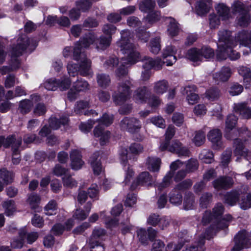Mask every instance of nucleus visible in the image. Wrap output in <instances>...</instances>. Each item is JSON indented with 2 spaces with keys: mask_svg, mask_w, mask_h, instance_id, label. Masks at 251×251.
<instances>
[{
  "mask_svg": "<svg viewBox=\"0 0 251 251\" xmlns=\"http://www.w3.org/2000/svg\"><path fill=\"white\" fill-rule=\"evenodd\" d=\"M219 40L216 56L218 59H226L228 56L227 49L235 47L238 42L240 45L249 47L251 49V30H242L239 32L233 40L231 36V32L226 30H222L218 33Z\"/></svg>",
  "mask_w": 251,
  "mask_h": 251,
  "instance_id": "nucleus-1",
  "label": "nucleus"
},
{
  "mask_svg": "<svg viewBox=\"0 0 251 251\" xmlns=\"http://www.w3.org/2000/svg\"><path fill=\"white\" fill-rule=\"evenodd\" d=\"M121 38L117 41L116 45L124 54L122 58V65L118 68L116 74L117 76L122 77L127 74L126 65L134 64L139 58V53L136 50L135 46L133 44L132 35L128 30L122 31Z\"/></svg>",
  "mask_w": 251,
  "mask_h": 251,
  "instance_id": "nucleus-2",
  "label": "nucleus"
},
{
  "mask_svg": "<svg viewBox=\"0 0 251 251\" xmlns=\"http://www.w3.org/2000/svg\"><path fill=\"white\" fill-rule=\"evenodd\" d=\"M96 39L95 34L89 33L86 34L79 42L75 44L74 49L73 57L77 61H80L79 73L81 75L87 76L92 74L91 61L87 58L86 54L82 51L83 48L89 47Z\"/></svg>",
  "mask_w": 251,
  "mask_h": 251,
  "instance_id": "nucleus-3",
  "label": "nucleus"
},
{
  "mask_svg": "<svg viewBox=\"0 0 251 251\" xmlns=\"http://www.w3.org/2000/svg\"><path fill=\"white\" fill-rule=\"evenodd\" d=\"M237 120V117L234 115H229L227 117L226 123V129L229 130V133L227 132L226 136L227 138L234 140V147H235V155L236 156H243L247 160H250L251 159L249 155L250 153L244 147L242 141L239 138L234 139V137L231 135L235 132L237 133L238 131H234L233 132H230V130L235 126Z\"/></svg>",
  "mask_w": 251,
  "mask_h": 251,
  "instance_id": "nucleus-4",
  "label": "nucleus"
},
{
  "mask_svg": "<svg viewBox=\"0 0 251 251\" xmlns=\"http://www.w3.org/2000/svg\"><path fill=\"white\" fill-rule=\"evenodd\" d=\"M29 46L30 39L25 35H23L18 39L16 46L13 47L11 50L12 58H13L14 62L11 65V67L3 66L0 68V73L1 75H5L6 73L19 67V61L15 57L21 55L23 52Z\"/></svg>",
  "mask_w": 251,
  "mask_h": 251,
  "instance_id": "nucleus-5",
  "label": "nucleus"
},
{
  "mask_svg": "<svg viewBox=\"0 0 251 251\" xmlns=\"http://www.w3.org/2000/svg\"><path fill=\"white\" fill-rule=\"evenodd\" d=\"M132 86V83L129 80H126L119 84L117 91L112 96L115 104L121 105L130 98L131 94L130 89Z\"/></svg>",
  "mask_w": 251,
  "mask_h": 251,
  "instance_id": "nucleus-6",
  "label": "nucleus"
},
{
  "mask_svg": "<svg viewBox=\"0 0 251 251\" xmlns=\"http://www.w3.org/2000/svg\"><path fill=\"white\" fill-rule=\"evenodd\" d=\"M142 61L144 62L143 67L145 69L141 75V79L143 81H147L149 79L151 75L150 72L151 69L159 70L162 68L165 63V62L162 61L159 57L153 59L151 58L145 56L142 59Z\"/></svg>",
  "mask_w": 251,
  "mask_h": 251,
  "instance_id": "nucleus-7",
  "label": "nucleus"
},
{
  "mask_svg": "<svg viewBox=\"0 0 251 251\" xmlns=\"http://www.w3.org/2000/svg\"><path fill=\"white\" fill-rule=\"evenodd\" d=\"M105 230L101 228H95L89 240V246L91 251H104V248L101 244V240L105 235Z\"/></svg>",
  "mask_w": 251,
  "mask_h": 251,
  "instance_id": "nucleus-8",
  "label": "nucleus"
},
{
  "mask_svg": "<svg viewBox=\"0 0 251 251\" xmlns=\"http://www.w3.org/2000/svg\"><path fill=\"white\" fill-rule=\"evenodd\" d=\"M233 10L239 13L238 24L241 26H247L250 23V16L248 14L249 8L240 1L236 2L233 5Z\"/></svg>",
  "mask_w": 251,
  "mask_h": 251,
  "instance_id": "nucleus-9",
  "label": "nucleus"
},
{
  "mask_svg": "<svg viewBox=\"0 0 251 251\" xmlns=\"http://www.w3.org/2000/svg\"><path fill=\"white\" fill-rule=\"evenodd\" d=\"M120 127L122 130L129 132L134 133L138 131L141 128V122L135 118L125 117L120 123Z\"/></svg>",
  "mask_w": 251,
  "mask_h": 251,
  "instance_id": "nucleus-10",
  "label": "nucleus"
},
{
  "mask_svg": "<svg viewBox=\"0 0 251 251\" xmlns=\"http://www.w3.org/2000/svg\"><path fill=\"white\" fill-rule=\"evenodd\" d=\"M235 245L231 251H240L244 248H248L251 244V237L248 239L245 230L239 232L234 238Z\"/></svg>",
  "mask_w": 251,
  "mask_h": 251,
  "instance_id": "nucleus-11",
  "label": "nucleus"
},
{
  "mask_svg": "<svg viewBox=\"0 0 251 251\" xmlns=\"http://www.w3.org/2000/svg\"><path fill=\"white\" fill-rule=\"evenodd\" d=\"M73 88L75 90V92L73 93L71 89L68 94V99L70 100H74L76 99L77 93L79 92H85L89 90L90 85L87 81L83 79H77L74 83Z\"/></svg>",
  "mask_w": 251,
  "mask_h": 251,
  "instance_id": "nucleus-12",
  "label": "nucleus"
},
{
  "mask_svg": "<svg viewBox=\"0 0 251 251\" xmlns=\"http://www.w3.org/2000/svg\"><path fill=\"white\" fill-rule=\"evenodd\" d=\"M224 207L221 203H218L213 208L212 214L209 211H206L203 216L202 222L204 225L208 223L211 220L220 219L223 214Z\"/></svg>",
  "mask_w": 251,
  "mask_h": 251,
  "instance_id": "nucleus-13",
  "label": "nucleus"
},
{
  "mask_svg": "<svg viewBox=\"0 0 251 251\" xmlns=\"http://www.w3.org/2000/svg\"><path fill=\"white\" fill-rule=\"evenodd\" d=\"M153 183V179L150 174L147 172H144L139 174L136 180L131 186L132 190L135 189L138 185L149 186Z\"/></svg>",
  "mask_w": 251,
  "mask_h": 251,
  "instance_id": "nucleus-14",
  "label": "nucleus"
},
{
  "mask_svg": "<svg viewBox=\"0 0 251 251\" xmlns=\"http://www.w3.org/2000/svg\"><path fill=\"white\" fill-rule=\"evenodd\" d=\"M231 216L230 215H227L226 218L220 219H215V222H216V226H213L210 227L209 229L207 231V233L204 235V238L209 239L211 238L213 233L218 229H223L226 228L228 226V222L230 221L231 219Z\"/></svg>",
  "mask_w": 251,
  "mask_h": 251,
  "instance_id": "nucleus-15",
  "label": "nucleus"
},
{
  "mask_svg": "<svg viewBox=\"0 0 251 251\" xmlns=\"http://www.w3.org/2000/svg\"><path fill=\"white\" fill-rule=\"evenodd\" d=\"M177 50L175 47L170 45L167 46L163 50L162 57L164 59H166V63L168 66L173 65L176 61V54Z\"/></svg>",
  "mask_w": 251,
  "mask_h": 251,
  "instance_id": "nucleus-16",
  "label": "nucleus"
},
{
  "mask_svg": "<svg viewBox=\"0 0 251 251\" xmlns=\"http://www.w3.org/2000/svg\"><path fill=\"white\" fill-rule=\"evenodd\" d=\"M150 95V91L147 87H141L134 92L133 99L137 103H144L146 102Z\"/></svg>",
  "mask_w": 251,
  "mask_h": 251,
  "instance_id": "nucleus-17",
  "label": "nucleus"
},
{
  "mask_svg": "<svg viewBox=\"0 0 251 251\" xmlns=\"http://www.w3.org/2000/svg\"><path fill=\"white\" fill-rule=\"evenodd\" d=\"M94 136L98 138L101 145L106 144L110 137V132L108 130H104L99 126H96L93 131Z\"/></svg>",
  "mask_w": 251,
  "mask_h": 251,
  "instance_id": "nucleus-18",
  "label": "nucleus"
},
{
  "mask_svg": "<svg viewBox=\"0 0 251 251\" xmlns=\"http://www.w3.org/2000/svg\"><path fill=\"white\" fill-rule=\"evenodd\" d=\"M81 155L80 152L74 150L72 151L70 154L71 160V167L74 170H77L80 169L84 164V162L81 159Z\"/></svg>",
  "mask_w": 251,
  "mask_h": 251,
  "instance_id": "nucleus-19",
  "label": "nucleus"
},
{
  "mask_svg": "<svg viewBox=\"0 0 251 251\" xmlns=\"http://www.w3.org/2000/svg\"><path fill=\"white\" fill-rule=\"evenodd\" d=\"M196 87L195 85H188L184 88L186 94V100L189 104H194L199 99V96L195 93Z\"/></svg>",
  "mask_w": 251,
  "mask_h": 251,
  "instance_id": "nucleus-20",
  "label": "nucleus"
},
{
  "mask_svg": "<svg viewBox=\"0 0 251 251\" xmlns=\"http://www.w3.org/2000/svg\"><path fill=\"white\" fill-rule=\"evenodd\" d=\"M234 110L236 113L240 114L243 118H251V110L247 106L245 102L235 104Z\"/></svg>",
  "mask_w": 251,
  "mask_h": 251,
  "instance_id": "nucleus-21",
  "label": "nucleus"
},
{
  "mask_svg": "<svg viewBox=\"0 0 251 251\" xmlns=\"http://www.w3.org/2000/svg\"><path fill=\"white\" fill-rule=\"evenodd\" d=\"M232 184L233 180L229 177H221L213 182L214 187L217 190L228 188Z\"/></svg>",
  "mask_w": 251,
  "mask_h": 251,
  "instance_id": "nucleus-22",
  "label": "nucleus"
},
{
  "mask_svg": "<svg viewBox=\"0 0 251 251\" xmlns=\"http://www.w3.org/2000/svg\"><path fill=\"white\" fill-rule=\"evenodd\" d=\"M74 225V221L72 219L68 220L65 223V227L60 224H55L51 228V232L55 235H61L65 230H70Z\"/></svg>",
  "mask_w": 251,
  "mask_h": 251,
  "instance_id": "nucleus-23",
  "label": "nucleus"
},
{
  "mask_svg": "<svg viewBox=\"0 0 251 251\" xmlns=\"http://www.w3.org/2000/svg\"><path fill=\"white\" fill-rule=\"evenodd\" d=\"M211 6V0H199L196 6L197 12L200 15H203L209 11Z\"/></svg>",
  "mask_w": 251,
  "mask_h": 251,
  "instance_id": "nucleus-24",
  "label": "nucleus"
},
{
  "mask_svg": "<svg viewBox=\"0 0 251 251\" xmlns=\"http://www.w3.org/2000/svg\"><path fill=\"white\" fill-rule=\"evenodd\" d=\"M92 205L90 202H88L85 207V210L81 209H76L73 215L74 218L78 221L85 220L90 213Z\"/></svg>",
  "mask_w": 251,
  "mask_h": 251,
  "instance_id": "nucleus-25",
  "label": "nucleus"
},
{
  "mask_svg": "<svg viewBox=\"0 0 251 251\" xmlns=\"http://www.w3.org/2000/svg\"><path fill=\"white\" fill-rule=\"evenodd\" d=\"M231 70L228 67H224L219 73L214 75L213 78L217 81H227L231 75Z\"/></svg>",
  "mask_w": 251,
  "mask_h": 251,
  "instance_id": "nucleus-26",
  "label": "nucleus"
},
{
  "mask_svg": "<svg viewBox=\"0 0 251 251\" xmlns=\"http://www.w3.org/2000/svg\"><path fill=\"white\" fill-rule=\"evenodd\" d=\"M166 21L169 24L167 30L169 34L172 37L176 36L179 31L178 24L171 17L166 18Z\"/></svg>",
  "mask_w": 251,
  "mask_h": 251,
  "instance_id": "nucleus-27",
  "label": "nucleus"
},
{
  "mask_svg": "<svg viewBox=\"0 0 251 251\" xmlns=\"http://www.w3.org/2000/svg\"><path fill=\"white\" fill-rule=\"evenodd\" d=\"M216 10L222 20H226L231 17L229 8L224 4H219L216 6Z\"/></svg>",
  "mask_w": 251,
  "mask_h": 251,
  "instance_id": "nucleus-28",
  "label": "nucleus"
},
{
  "mask_svg": "<svg viewBox=\"0 0 251 251\" xmlns=\"http://www.w3.org/2000/svg\"><path fill=\"white\" fill-rule=\"evenodd\" d=\"M186 57L194 62L201 61L202 55L201 49L192 48L189 50L186 54Z\"/></svg>",
  "mask_w": 251,
  "mask_h": 251,
  "instance_id": "nucleus-29",
  "label": "nucleus"
},
{
  "mask_svg": "<svg viewBox=\"0 0 251 251\" xmlns=\"http://www.w3.org/2000/svg\"><path fill=\"white\" fill-rule=\"evenodd\" d=\"M22 138H18L15 140L13 144H12V150L13 151L12 162L14 164H18L20 163V159L19 156V149L22 144Z\"/></svg>",
  "mask_w": 251,
  "mask_h": 251,
  "instance_id": "nucleus-30",
  "label": "nucleus"
},
{
  "mask_svg": "<svg viewBox=\"0 0 251 251\" xmlns=\"http://www.w3.org/2000/svg\"><path fill=\"white\" fill-rule=\"evenodd\" d=\"M160 163L161 160L157 157H149L146 161L148 169L152 172L159 171Z\"/></svg>",
  "mask_w": 251,
  "mask_h": 251,
  "instance_id": "nucleus-31",
  "label": "nucleus"
},
{
  "mask_svg": "<svg viewBox=\"0 0 251 251\" xmlns=\"http://www.w3.org/2000/svg\"><path fill=\"white\" fill-rule=\"evenodd\" d=\"M99 156V153L96 152L91 157V164L93 168L95 175H99L102 171V168L101 163L99 161L97 160V157Z\"/></svg>",
  "mask_w": 251,
  "mask_h": 251,
  "instance_id": "nucleus-32",
  "label": "nucleus"
},
{
  "mask_svg": "<svg viewBox=\"0 0 251 251\" xmlns=\"http://www.w3.org/2000/svg\"><path fill=\"white\" fill-rule=\"evenodd\" d=\"M68 118L67 117H63L58 120L56 118H51L49 120L50 126L53 129H57L61 126L65 125L68 123Z\"/></svg>",
  "mask_w": 251,
  "mask_h": 251,
  "instance_id": "nucleus-33",
  "label": "nucleus"
},
{
  "mask_svg": "<svg viewBox=\"0 0 251 251\" xmlns=\"http://www.w3.org/2000/svg\"><path fill=\"white\" fill-rule=\"evenodd\" d=\"M168 87L169 85L167 81L165 80H162L154 83L153 90L157 94H163L166 92Z\"/></svg>",
  "mask_w": 251,
  "mask_h": 251,
  "instance_id": "nucleus-34",
  "label": "nucleus"
},
{
  "mask_svg": "<svg viewBox=\"0 0 251 251\" xmlns=\"http://www.w3.org/2000/svg\"><path fill=\"white\" fill-rule=\"evenodd\" d=\"M111 40L112 37L110 36L105 37L104 36H101L96 42V48L100 50L106 49L110 46Z\"/></svg>",
  "mask_w": 251,
  "mask_h": 251,
  "instance_id": "nucleus-35",
  "label": "nucleus"
},
{
  "mask_svg": "<svg viewBox=\"0 0 251 251\" xmlns=\"http://www.w3.org/2000/svg\"><path fill=\"white\" fill-rule=\"evenodd\" d=\"M25 236V230H21L19 232V236L17 238H15L11 243V247L14 249H20L23 247L24 241Z\"/></svg>",
  "mask_w": 251,
  "mask_h": 251,
  "instance_id": "nucleus-36",
  "label": "nucleus"
},
{
  "mask_svg": "<svg viewBox=\"0 0 251 251\" xmlns=\"http://www.w3.org/2000/svg\"><path fill=\"white\" fill-rule=\"evenodd\" d=\"M208 138L213 144H217L218 146L221 143L222 134L218 129L211 130L208 135Z\"/></svg>",
  "mask_w": 251,
  "mask_h": 251,
  "instance_id": "nucleus-37",
  "label": "nucleus"
},
{
  "mask_svg": "<svg viewBox=\"0 0 251 251\" xmlns=\"http://www.w3.org/2000/svg\"><path fill=\"white\" fill-rule=\"evenodd\" d=\"M33 106V102L29 100L25 99L21 100L19 103V110L23 114L28 113Z\"/></svg>",
  "mask_w": 251,
  "mask_h": 251,
  "instance_id": "nucleus-38",
  "label": "nucleus"
},
{
  "mask_svg": "<svg viewBox=\"0 0 251 251\" xmlns=\"http://www.w3.org/2000/svg\"><path fill=\"white\" fill-rule=\"evenodd\" d=\"M0 177L6 184H8L13 182L14 175L12 172L8 171L5 168H2L0 170Z\"/></svg>",
  "mask_w": 251,
  "mask_h": 251,
  "instance_id": "nucleus-39",
  "label": "nucleus"
},
{
  "mask_svg": "<svg viewBox=\"0 0 251 251\" xmlns=\"http://www.w3.org/2000/svg\"><path fill=\"white\" fill-rule=\"evenodd\" d=\"M2 206L5 209V213L7 216L12 215L16 211L15 203L12 200L4 201L2 203Z\"/></svg>",
  "mask_w": 251,
  "mask_h": 251,
  "instance_id": "nucleus-40",
  "label": "nucleus"
},
{
  "mask_svg": "<svg viewBox=\"0 0 251 251\" xmlns=\"http://www.w3.org/2000/svg\"><path fill=\"white\" fill-rule=\"evenodd\" d=\"M97 81L99 85L101 87H106L110 83V79L109 75L102 73L97 74Z\"/></svg>",
  "mask_w": 251,
  "mask_h": 251,
  "instance_id": "nucleus-41",
  "label": "nucleus"
},
{
  "mask_svg": "<svg viewBox=\"0 0 251 251\" xmlns=\"http://www.w3.org/2000/svg\"><path fill=\"white\" fill-rule=\"evenodd\" d=\"M41 199L39 195L35 194H30L28 198L27 202L31 208L36 209L38 208Z\"/></svg>",
  "mask_w": 251,
  "mask_h": 251,
  "instance_id": "nucleus-42",
  "label": "nucleus"
},
{
  "mask_svg": "<svg viewBox=\"0 0 251 251\" xmlns=\"http://www.w3.org/2000/svg\"><path fill=\"white\" fill-rule=\"evenodd\" d=\"M204 236L201 238L198 243H195L193 245L186 247L182 251H204Z\"/></svg>",
  "mask_w": 251,
  "mask_h": 251,
  "instance_id": "nucleus-43",
  "label": "nucleus"
},
{
  "mask_svg": "<svg viewBox=\"0 0 251 251\" xmlns=\"http://www.w3.org/2000/svg\"><path fill=\"white\" fill-rule=\"evenodd\" d=\"M199 158L205 163H210L213 160V154L209 150H203L199 155Z\"/></svg>",
  "mask_w": 251,
  "mask_h": 251,
  "instance_id": "nucleus-44",
  "label": "nucleus"
},
{
  "mask_svg": "<svg viewBox=\"0 0 251 251\" xmlns=\"http://www.w3.org/2000/svg\"><path fill=\"white\" fill-rule=\"evenodd\" d=\"M45 214L47 215H53L56 214L57 210V203L54 200L50 201L45 206Z\"/></svg>",
  "mask_w": 251,
  "mask_h": 251,
  "instance_id": "nucleus-45",
  "label": "nucleus"
},
{
  "mask_svg": "<svg viewBox=\"0 0 251 251\" xmlns=\"http://www.w3.org/2000/svg\"><path fill=\"white\" fill-rule=\"evenodd\" d=\"M113 120V116L112 115H108L107 114H104L103 116L99 119L97 120V121L99 123V125L97 126L101 127V125L105 126H109L110 125Z\"/></svg>",
  "mask_w": 251,
  "mask_h": 251,
  "instance_id": "nucleus-46",
  "label": "nucleus"
},
{
  "mask_svg": "<svg viewBox=\"0 0 251 251\" xmlns=\"http://www.w3.org/2000/svg\"><path fill=\"white\" fill-rule=\"evenodd\" d=\"M17 139L13 135L9 136L6 138L3 136H0V148L2 146L5 148H8L10 146L12 147V144L15 142V140Z\"/></svg>",
  "mask_w": 251,
  "mask_h": 251,
  "instance_id": "nucleus-47",
  "label": "nucleus"
},
{
  "mask_svg": "<svg viewBox=\"0 0 251 251\" xmlns=\"http://www.w3.org/2000/svg\"><path fill=\"white\" fill-rule=\"evenodd\" d=\"M194 204V195L191 193L186 194L184 201V208L185 210H189L193 208Z\"/></svg>",
  "mask_w": 251,
  "mask_h": 251,
  "instance_id": "nucleus-48",
  "label": "nucleus"
},
{
  "mask_svg": "<svg viewBox=\"0 0 251 251\" xmlns=\"http://www.w3.org/2000/svg\"><path fill=\"white\" fill-rule=\"evenodd\" d=\"M45 88L49 91H55L58 88L59 82L55 78H50L46 80L44 84Z\"/></svg>",
  "mask_w": 251,
  "mask_h": 251,
  "instance_id": "nucleus-49",
  "label": "nucleus"
},
{
  "mask_svg": "<svg viewBox=\"0 0 251 251\" xmlns=\"http://www.w3.org/2000/svg\"><path fill=\"white\" fill-rule=\"evenodd\" d=\"M160 19V13L159 12H150L145 19L146 22L150 25L158 21Z\"/></svg>",
  "mask_w": 251,
  "mask_h": 251,
  "instance_id": "nucleus-50",
  "label": "nucleus"
},
{
  "mask_svg": "<svg viewBox=\"0 0 251 251\" xmlns=\"http://www.w3.org/2000/svg\"><path fill=\"white\" fill-rule=\"evenodd\" d=\"M205 140V133L201 131L196 132L195 137L193 139V142L197 146H200L202 145Z\"/></svg>",
  "mask_w": 251,
  "mask_h": 251,
  "instance_id": "nucleus-51",
  "label": "nucleus"
},
{
  "mask_svg": "<svg viewBox=\"0 0 251 251\" xmlns=\"http://www.w3.org/2000/svg\"><path fill=\"white\" fill-rule=\"evenodd\" d=\"M161 49V46L160 44V38L159 37H155L153 39L150 44V50L154 54H157Z\"/></svg>",
  "mask_w": 251,
  "mask_h": 251,
  "instance_id": "nucleus-52",
  "label": "nucleus"
},
{
  "mask_svg": "<svg viewBox=\"0 0 251 251\" xmlns=\"http://www.w3.org/2000/svg\"><path fill=\"white\" fill-rule=\"evenodd\" d=\"M155 5V2L153 0H145L140 4L141 11L147 12L153 9Z\"/></svg>",
  "mask_w": 251,
  "mask_h": 251,
  "instance_id": "nucleus-53",
  "label": "nucleus"
},
{
  "mask_svg": "<svg viewBox=\"0 0 251 251\" xmlns=\"http://www.w3.org/2000/svg\"><path fill=\"white\" fill-rule=\"evenodd\" d=\"M238 199V194L236 192L228 193L226 196V201L230 205L235 204Z\"/></svg>",
  "mask_w": 251,
  "mask_h": 251,
  "instance_id": "nucleus-54",
  "label": "nucleus"
},
{
  "mask_svg": "<svg viewBox=\"0 0 251 251\" xmlns=\"http://www.w3.org/2000/svg\"><path fill=\"white\" fill-rule=\"evenodd\" d=\"M206 97L210 100H215L220 97L219 91L216 88L210 89L206 91Z\"/></svg>",
  "mask_w": 251,
  "mask_h": 251,
  "instance_id": "nucleus-55",
  "label": "nucleus"
},
{
  "mask_svg": "<svg viewBox=\"0 0 251 251\" xmlns=\"http://www.w3.org/2000/svg\"><path fill=\"white\" fill-rule=\"evenodd\" d=\"M198 168V162L197 159L191 158L186 164V170L187 172H191L195 171Z\"/></svg>",
  "mask_w": 251,
  "mask_h": 251,
  "instance_id": "nucleus-56",
  "label": "nucleus"
},
{
  "mask_svg": "<svg viewBox=\"0 0 251 251\" xmlns=\"http://www.w3.org/2000/svg\"><path fill=\"white\" fill-rule=\"evenodd\" d=\"M95 123V121L91 120H88L86 123H82L79 125V129L84 133L89 132Z\"/></svg>",
  "mask_w": 251,
  "mask_h": 251,
  "instance_id": "nucleus-57",
  "label": "nucleus"
},
{
  "mask_svg": "<svg viewBox=\"0 0 251 251\" xmlns=\"http://www.w3.org/2000/svg\"><path fill=\"white\" fill-rule=\"evenodd\" d=\"M68 73L70 75L72 76H75L79 72V68L76 64L73 63L72 62H69L67 66Z\"/></svg>",
  "mask_w": 251,
  "mask_h": 251,
  "instance_id": "nucleus-58",
  "label": "nucleus"
},
{
  "mask_svg": "<svg viewBox=\"0 0 251 251\" xmlns=\"http://www.w3.org/2000/svg\"><path fill=\"white\" fill-rule=\"evenodd\" d=\"M129 149L130 152L135 155L141 153L143 151V146L138 143H134L131 144Z\"/></svg>",
  "mask_w": 251,
  "mask_h": 251,
  "instance_id": "nucleus-59",
  "label": "nucleus"
},
{
  "mask_svg": "<svg viewBox=\"0 0 251 251\" xmlns=\"http://www.w3.org/2000/svg\"><path fill=\"white\" fill-rule=\"evenodd\" d=\"M212 195L209 193L203 194L200 199V205L201 207L205 208L211 201Z\"/></svg>",
  "mask_w": 251,
  "mask_h": 251,
  "instance_id": "nucleus-60",
  "label": "nucleus"
},
{
  "mask_svg": "<svg viewBox=\"0 0 251 251\" xmlns=\"http://www.w3.org/2000/svg\"><path fill=\"white\" fill-rule=\"evenodd\" d=\"M116 31V27L111 24H105L102 27V32L108 36L111 37L112 35L114 34Z\"/></svg>",
  "mask_w": 251,
  "mask_h": 251,
  "instance_id": "nucleus-61",
  "label": "nucleus"
},
{
  "mask_svg": "<svg viewBox=\"0 0 251 251\" xmlns=\"http://www.w3.org/2000/svg\"><path fill=\"white\" fill-rule=\"evenodd\" d=\"M46 112V106L43 103L37 104L34 108L33 113L36 116L44 115Z\"/></svg>",
  "mask_w": 251,
  "mask_h": 251,
  "instance_id": "nucleus-62",
  "label": "nucleus"
},
{
  "mask_svg": "<svg viewBox=\"0 0 251 251\" xmlns=\"http://www.w3.org/2000/svg\"><path fill=\"white\" fill-rule=\"evenodd\" d=\"M31 223L33 226L39 228H42L44 225L43 218L37 214H35L32 218Z\"/></svg>",
  "mask_w": 251,
  "mask_h": 251,
  "instance_id": "nucleus-63",
  "label": "nucleus"
},
{
  "mask_svg": "<svg viewBox=\"0 0 251 251\" xmlns=\"http://www.w3.org/2000/svg\"><path fill=\"white\" fill-rule=\"evenodd\" d=\"M242 209L246 210L251 207V194H249L246 198L243 199L240 202Z\"/></svg>",
  "mask_w": 251,
  "mask_h": 251,
  "instance_id": "nucleus-64",
  "label": "nucleus"
}]
</instances>
